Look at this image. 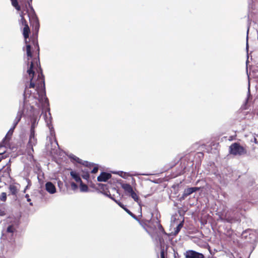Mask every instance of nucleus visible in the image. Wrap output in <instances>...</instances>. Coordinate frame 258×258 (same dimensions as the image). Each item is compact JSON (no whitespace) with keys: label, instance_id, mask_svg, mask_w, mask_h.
<instances>
[{"label":"nucleus","instance_id":"1","mask_svg":"<svg viewBox=\"0 0 258 258\" xmlns=\"http://www.w3.org/2000/svg\"><path fill=\"white\" fill-rule=\"evenodd\" d=\"M21 17L22 22L24 25L23 33L25 43L27 44V39L29 37L30 30L22 14H21ZM26 54L27 73L31 81L29 88L25 90V97L35 98L40 101H43L45 99L44 80L38 63V58L33 55L32 49L29 44H26Z\"/></svg>","mask_w":258,"mask_h":258},{"label":"nucleus","instance_id":"2","mask_svg":"<svg viewBox=\"0 0 258 258\" xmlns=\"http://www.w3.org/2000/svg\"><path fill=\"white\" fill-rule=\"evenodd\" d=\"M229 153L234 156H241L246 153L245 148L238 143L232 144L229 147Z\"/></svg>","mask_w":258,"mask_h":258},{"label":"nucleus","instance_id":"3","mask_svg":"<svg viewBox=\"0 0 258 258\" xmlns=\"http://www.w3.org/2000/svg\"><path fill=\"white\" fill-rule=\"evenodd\" d=\"M184 255L186 258H204L203 254L192 250L186 251L184 253Z\"/></svg>","mask_w":258,"mask_h":258},{"label":"nucleus","instance_id":"4","mask_svg":"<svg viewBox=\"0 0 258 258\" xmlns=\"http://www.w3.org/2000/svg\"><path fill=\"white\" fill-rule=\"evenodd\" d=\"M45 187L46 190L50 194H54L56 192L55 185L51 182H46Z\"/></svg>","mask_w":258,"mask_h":258},{"label":"nucleus","instance_id":"5","mask_svg":"<svg viewBox=\"0 0 258 258\" xmlns=\"http://www.w3.org/2000/svg\"><path fill=\"white\" fill-rule=\"evenodd\" d=\"M111 175L109 173L106 172H102L101 173L99 176L97 177V180L98 181L100 182H105L108 179L110 178Z\"/></svg>","mask_w":258,"mask_h":258},{"label":"nucleus","instance_id":"6","mask_svg":"<svg viewBox=\"0 0 258 258\" xmlns=\"http://www.w3.org/2000/svg\"><path fill=\"white\" fill-rule=\"evenodd\" d=\"M120 184L121 187L123 189L126 194L130 195L135 190L133 187L128 183H121Z\"/></svg>","mask_w":258,"mask_h":258},{"label":"nucleus","instance_id":"7","mask_svg":"<svg viewBox=\"0 0 258 258\" xmlns=\"http://www.w3.org/2000/svg\"><path fill=\"white\" fill-rule=\"evenodd\" d=\"M101 188L102 189V191L103 192V194L105 195H106L107 196L109 197L110 198L112 199V200H113L120 207H121L122 209H124V208H125V207H124V206L120 202L117 201L116 200H114L110 195V194H109L108 191H106L105 190V187H106V185H104V184H101Z\"/></svg>","mask_w":258,"mask_h":258},{"label":"nucleus","instance_id":"8","mask_svg":"<svg viewBox=\"0 0 258 258\" xmlns=\"http://www.w3.org/2000/svg\"><path fill=\"white\" fill-rule=\"evenodd\" d=\"M199 189L200 188L197 187L187 188L184 190L183 195L184 197H186Z\"/></svg>","mask_w":258,"mask_h":258},{"label":"nucleus","instance_id":"9","mask_svg":"<svg viewBox=\"0 0 258 258\" xmlns=\"http://www.w3.org/2000/svg\"><path fill=\"white\" fill-rule=\"evenodd\" d=\"M71 175L72 177L76 181L81 182V179L79 174L75 171L71 172Z\"/></svg>","mask_w":258,"mask_h":258},{"label":"nucleus","instance_id":"10","mask_svg":"<svg viewBox=\"0 0 258 258\" xmlns=\"http://www.w3.org/2000/svg\"><path fill=\"white\" fill-rule=\"evenodd\" d=\"M130 196L134 199L135 201H136L137 203H139V197L136 192V190L135 189V190L131 193V194L130 195Z\"/></svg>","mask_w":258,"mask_h":258},{"label":"nucleus","instance_id":"11","mask_svg":"<svg viewBox=\"0 0 258 258\" xmlns=\"http://www.w3.org/2000/svg\"><path fill=\"white\" fill-rule=\"evenodd\" d=\"M36 143V139H35L34 135L31 134L29 141V144L30 146H32L33 145H35Z\"/></svg>","mask_w":258,"mask_h":258},{"label":"nucleus","instance_id":"12","mask_svg":"<svg viewBox=\"0 0 258 258\" xmlns=\"http://www.w3.org/2000/svg\"><path fill=\"white\" fill-rule=\"evenodd\" d=\"M80 190L82 192H87L88 191V187L86 184L82 183V181L80 182Z\"/></svg>","mask_w":258,"mask_h":258},{"label":"nucleus","instance_id":"13","mask_svg":"<svg viewBox=\"0 0 258 258\" xmlns=\"http://www.w3.org/2000/svg\"><path fill=\"white\" fill-rule=\"evenodd\" d=\"M10 189L12 194H16L18 191V187L15 185H11Z\"/></svg>","mask_w":258,"mask_h":258},{"label":"nucleus","instance_id":"14","mask_svg":"<svg viewBox=\"0 0 258 258\" xmlns=\"http://www.w3.org/2000/svg\"><path fill=\"white\" fill-rule=\"evenodd\" d=\"M114 173L117 174L120 176L124 178H126L129 176V174L127 173L122 171H118L117 172H114Z\"/></svg>","mask_w":258,"mask_h":258},{"label":"nucleus","instance_id":"15","mask_svg":"<svg viewBox=\"0 0 258 258\" xmlns=\"http://www.w3.org/2000/svg\"><path fill=\"white\" fill-rule=\"evenodd\" d=\"M12 5L18 11L20 10V7L19 6L17 0H11Z\"/></svg>","mask_w":258,"mask_h":258},{"label":"nucleus","instance_id":"16","mask_svg":"<svg viewBox=\"0 0 258 258\" xmlns=\"http://www.w3.org/2000/svg\"><path fill=\"white\" fill-rule=\"evenodd\" d=\"M12 5L18 11L20 10V7L19 6L17 0H11Z\"/></svg>","mask_w":258,"mask_h":258},{"label":"nucleus","instance_id":"17","mask_svg":"<svg viewBox=\"0 0 258 258\" xmlns=\"http://www.w3.org/2000/svg\"><path fill=\"white\" fill-rule=\"evenodd\" d=\"M20 118H21V117H20V116H19V117H18V118H17V121H16V122H15V125H14V127H13V129H11V130L9 131V132L8 133L7 135H12V134L14 128H15V127L16 126V124L18 123V122L20 121Z\"/></svg>","mask_w":258,"mask_h":258},{"label":"nucleus","instance_id":"18","mask_svg":"<svg viewBox=\"0 0 258 258\" xmlns=\"http://www.w3.org/2000/svg\"><path fill=\"white\" fill-rule=\"evenodd\" d=\"M0 199L3 201H5L7 199V194L6 192H3L1 196Z\"/></svg>","mask_w":258,"mask_h":258},{"label":"nucleus","instance_id":"19","mask_svg":"<svg viewBox=\"0 0 258 258\" xmlns=\"http://www.w3.org/2000/svg\"><path fill=\"white\" fill-rule=\"evenodd\" d=\"M98 167L97 166H94L93 167L92 170L91 171V172L93 173H96L98 171Z\"/></svg>","mask_w":258,"mask_h":258},{"label":"nucleus","instance_id":"20","mask_svg":"<svg viewBox=\"0 0 258 258\" xmlns=\"http://www.w3.org/2000/svg\"><path fill=\"white\" fill-rule=\"evenodd\" d=\"M14 230V229L12 226H9L7 229V231L11 233L13 232Z\"/></svg>","mask_w":258,"mask_h":258},{"label":"nucleus","instance_id":"21","mask_svg":"<svg viewBox=\"0 0 258 258\" xmlns=\"http://www.w3.org/2000/svg\"><path fill=\"white\" fill-rule=\"evenodd\" d=\"M71 186L73 189H75L77 188V186L75 183H72Z\"/></svg>","mask_w":258,"mask_h":258},{"label":"nucleus","instance_id":"22","mask_svg":"<svg viewBox=\"0 0 258 258\" xmlns=\"http://www.w3.org/2000/svg\"><path fill=\"white\" fill-rule=\"evenodd\" d=\"M124 210L128 213L130 215H131L132 216H134L133 214L128 210L126 208H124Z\"/></svg>","mask_w":258,"mask_h":258},{"label":"nucleus","instance_id":"23","mask_svg":"<svg viewBox=\"0 0 258 258\" xmlns=\"http://www.w3.org/2000/svg\"><path fill=\"white\" fill-rule=\"evenodd\" d=\"M182 226V224L181 223L178 225V226H177V231L176 232L177 233L179 231V230L180 229Z\"/></svg>","mask_w":258,"mask_h":258},{"label":"nucleus","instance_id":"24","mask_svg":"<svg viewBox=\"0 0 258 258\" xmlns=\"http://www.w3.org/2000/svg\"><path fill=\"white\" fill-rule=\"evenodd\" d=\"M84 178L87 179L89 177V175L88 173L83 176Z\"/></svg>","mask_w":258,"mask_h":258},{"label":"nucleus","instance_id":"25","mask_svg":"<svg viewBox=\"0 0 258 258\" xmlns=\"http://www.w3.org/2000/svg\"><path fill=\"white\" fill-rule=\"evenodd\" d=\"M161 258H165L164 257V253L163 251L161 252Z\"/></svg>","mask_w":258,"mask_h":258},{"label":"nucleus","instance_id":"26","mask_svg":"<svg viewBox=\"0 0 258 258\" xmlns=\"http://www.w3.org/2000/svg\"><path fill=\"white\" fill-rule=\"evenodd\" d=\"M26 196V198H28L29 197L28 195H27Z\"/></svg>","mask_w":258,"mask_h":258},{"label":"nucleus","instance_id":"27","mask_svg":"<svg viewBox=\"0 0 258 258\" xmlns=\"http://www.w3.org/2000/svg\"><path fill=\"white\" fill-rule=\"evenodd\" d=\"M28 201H29L30 200L29 199H28Z\"/></svg>","mask_w":258,"mask_h":258}]
</instances>
